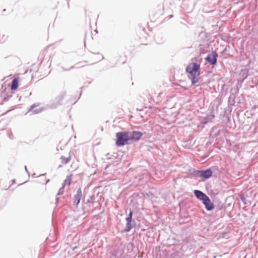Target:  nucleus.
<instances>
[{"label": "nucleus", "mask_w": 258, "mask_h": 258, "mask_svg": "<svg viewBox=\"0 0 258 258\" xmlns=\"http://www.w3.org/2000/svg\"><path fill=\"white\" fill-rule=\"evenodd\" d=\"M19 81V79L18 78H15L13 80L12 85H11V89L12 91L16 90L18 88Z\"/></svg>", "instance_id": "9"}, {"label": "nucleus", "mask_w": 258, "mask_h": 258, "mask_svg": "<svg viewBox=\"0 0 258 258\" xmlns=\"http://www.w3.org/2000/svg\"><path fill=\"white\" fill-rule=\"evenodd\" d=\"M203 204L205 205L207 210H212L214 208V204L211 202L209 198L207 196L203 201Z\"/></svg>", "instance_id": "6"}, {"label": "nucleus", "mask_w": 258, "mask_h": 258, "mask_svg": "<svg viewBox=\"0 0 258 258\" xmlns=\"http://www.w3.org/2000/svg\"><path fill=\"white\" fill-rule=\"evenodd\" d=\"M82 190L80 188L78 189L77 193L74 197V203H76L77 206L80 203L81 198L82 197Z\"/></svg>", "instance_id": "7"}, {"label": "nucleus", "mask_w": 258, "mask_h": 258, "mask_svg": "<svg viewBox=\"0 0 258 258\" xmlns=\"http://www.w3.org/2000/svg\"><path fill=\"white\" fill-rule=\"evenodd\" d=\"M142 135V133L138 131L130 132V141H138L141 138Z\"/></svg>", "instance_id": "4"}, {"label": "nucleus", "mask_w": 258, "mask_h": 258, "mask_svg": "<svg viewBox=\"0 0 258 258\" xmlns=\"http://www.w3.org/2000/svg\"><path fill=\"white\" fill-rule=\"evenodd\" d=\"M129 134L130 132H118L116 133V146H121L128 144V142L130 141Z\"/></svg>", "instance_id": "2"}, {"label": "nucleus", "mask_w": 258, "mask_h": 258, "mask_svg": "<svg viewBox=\"0 0 258 258\" xmlns=\"http://www.w3.org/2000/svg\"><path fill=\"white\" fill-rule=\"evenodd\" d=\"M199 176L204 178H208L212 175V171L210 169H207L204 171H198Z\"/></svg>", "instance_id": "5"}, {"label": "nucleus", "mask_w": 258, "mask_h": 258, "mask_svg": "<svg viewBox=\"0 0 258 258\" xmlns=\"http://www.w3.org/2000/svg\"><path fill=\"white\" fill-rule=\"evenodd\" d=\"M217 57L218 54L215 51H212L211 54L208 55V56L205 59L210 64H215L217 63Z\"/></svg>", "instance_id": "3"}, {"label": "nucleus", "mask_w": 258, "mask_h": 258, "mask_svg": "<svg viewBox=\"0 0 258 258\" xmlns=\"http://www.w3.org/2000/svg\"><path fill=\"white\" fill-rule=\"evenodd\" d=\"M132 214L133 212L131 211L129 213L128 217L126 218V220L127 221V227L128 228V231H129L131 228V223L132 220Z\"/></svg>", "instance_id": "10"}, {"label": "nucleus", "mask_w": 258, "mask_h": 258, "mask_svg": "<svg viewBox=\"0 0 258 258\" xmlns=\"http://www.w3.org/2000/svg\"><path fill=\"white\" fill-rule=\"evenodd\" d=\"M48 180H47L46 181L45 183H46L47 182H48Z\"/></svg>", "instance_id": "13"}, {"label": "nucleus", "mask_w": 258, "mask_h": 258, "mask_svg": "<svg viewBox=\"0 0 258 258\" xmlns=\"http://www.w3.org/2000/svg\"><path fill=\"white\" fill-rule=\"evenodd\" d=\"M200 65L195 62L188 64L186 69V71L188 74V77L191 79L192 84H195L199 81V77L200 74Z\"/></svg>", "instance_id": "1"}, {"label": "nucleus", "mask_w": 258, "mask_h": 258, "mask_svg": "<svg viewBox=\"0 0 258 258\" xmlns=\"http://www.w3.org/2000/svg\"><path fill=\"white\" fill-rule=\"evenodd\" d=\"M70 160H71V158L70 157L67 158V157L61 156L60 158L61 163L62 164H67L68 163H69L70 162Z\"/></svg>", "instance_id": "12"}, {"label": "nucleus", "mask_w": 258, "mask_h": 258, "mask_svg": "<svg viewBox=\"0 0 258 258\" xmlns=\"http://www.w3.org/2000/svg\"><path fill=\"white\" fill-rule=\"evenodd\" d=\"M72 177H73V174H71L66 177V179L64 180V181L63 182V186H64V185L69 186L71 184L72 180Z\"/></svg>", "instance_id": "11"}, {"label": "nucleus", "mask_w": 258, "mask_h": 258, "mask_svg": "<svg viewBox=\"0 0 258 258\" xmlns=\"http://www.w3.org/2000/svg\"><path fill=\"white\" fill-rule=\"evenodd\" d=\"M194 194H195L196 197L198 199H199L200 200H202V201H203L205 199V198L207 197V195L204 194L201 191H200L198 190H195L194 191Z\"/></svg>", "instance_id": "8"}]
</instances>
